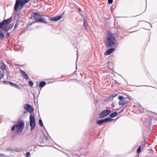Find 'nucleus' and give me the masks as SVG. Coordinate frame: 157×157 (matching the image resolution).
<instances>
[{"label":"nucleus","mask_w":157,"mask_h":157,"mask_svg":"<svg viewBox=\"0 0 157 157\" xmlns=\"http://www.w3.org/2000/svg\"><path fill=\"white\" fill-rule=\"evenodd\" d=\"M12 21V18L10 17L8 19L4 20L0 23V29L6 32L10 30L13 26V24L9 25Z\"/></svg>","instance_id":"nucleus-1"},{"label":"nucleus","mask_w":157,"mask_h":157,"mask_svg":"<svg viewBox=\"0 0 157 157\" xmlns=\"http://www.w3.org/2000/svg\"><path fill=\"white\" fill-rule=\"evenodd\" d=\"M116 39L113 34L109 33L106 38L105 45L107 48H110L114 45L116 42Z\"/></svg>","instance_id":"nucleus-2"},{"label":"nucleus","mask_w":157,"mask_h":157,"mask_svg":"<svg viewBox=\"0 0 157 157\" xmlns=\"http://www.w3.org/2000/svg\"><path fill=\"white\" fill-rule=\"evenodd\" d=\"M33 17L36 21L39 23H42L45 24H47L48 22L47 21L46 18L37 13H33Z\"/></svg>","instance_id":"nucleus-3"},{"label":"nucleus","mask_w":157,"mask_h":157,"mask_svg":"<svg viewBox=\"0 0 157 157\" xmlns=\"http://www.w3.org/2000/svg\"><path fill=\"white\" fill-rule=\"evenodd\" d=\"M29 0H24V1H22L21 0H16L15 4L14 6V9L15 11H17V10L19 6H20V8L21 7V8H22L24 4L25 3L28 2Z\"/></svg>","instance_id":"nucleus-4"},{"label":"nucleus","mask_w":157,"mask_h":157,"mask_svg":"<svg viewBox=\"0 0 157 157\" xmlns=\"http://www.w3.org/2000/svg\"><path fill=\"white\" fill-rule=\"evenodd\" d=\"M25 123L23 121L19 122L16 124V128L18 132H21L23 131L24 126Z\"/></svg>","instance_id":"nucleus-5"},{"label":"nucleus","mask_w":157,"mask_h":157,"mask_svg":"<svg viewBox=\"0 0 157 157\" xmlns=\"http://www.w3.org/2000/svg\"><path fill=\"white\" fill-rule=\"evenodd\" d=\"M30 126L31 128L30 130L32 131L34 129L36 125L35 117L34 115H31L30 116Z\"/></svg>","instance_id":"nucleus-6"},{"label":"nucleus","mask_w":157,"mask_h":157,"mask_svg":"<svg viewBox=\"0 0 157 157\" xmlns=\"http://www.w3.org/2000/svg\"><path fill=\"white\" fill-rule=\"evenodd\" d=\"M111 113V111L109 110H103L99 114V117L100 118H103L105 117L106 116Z\"/></svg>","instance_id":"nucleus-7"},{"label":"nucleus","mask_w":157,"mask_h":157,"mask_svg":"<svg viewBox=\"0 0 157 157\" xmlns=\"http://www.w3.org/2000/svg\"><path fill=\"white\" fill-rule=\"evenodd\" d=\"M23 108L24 109L31 113H32L34 110L32 106L28 104H25L23 106Z\"/></svg>","instance_id":"nucleus-8"},{"label":"nucleus","mask_w":157,"mask_h":157,"mask_svg":"<svg viewBox=\"0 0 157 157\" xmlns=\"http://www.w3.org/2000/svg\"><path fill=\"white\" fill-rule=\"evenodd\" d=\"M98 154L99 156H102L103 157H113L110 155L109 152L104 150L101 151L100 152H98Z\"/></svg>","instance_id":"nucleus-9"},{"label":"nucleus","mask_w":157,"mask_h":157,"mask_svg":"<svg viewBox=\"0 0 157 157\" xmlns=\"http://www.w3.org/2000/svg\"><path fill=\"white\" fill-rule=\"evenodd\" d=\"M119 100H122L123 101H127V102H128L130 100L129 97L127 96L126 97H123L122 96H119L118 98Z\"/></svg>","instance_id":"nucleus-10"},{"label":"nucleus","mask_w":157,"mask_h":157,"mask_svg":"<svg viewBox=\"0 0 157 157\" xmlns=\"http://www.w3.org/2000/svg\"><path fill=\"white\" fill-rule=\"evenodd\" d=\"M20 72L21 73L23 77L25 80H27L29 79V77L26 74V72L25 71L22 70H21L20 71Z\"/></svg>","instance_id":"nucleus-11"},{"label":"nucleus","mask_w":157,"mask_h":157,"mask_svg":"<svg viewBox=\"0 0 157 157\" xmlns=\"http://www.w3.org/2000/svg\"><path fill=\"white\" fill-rule=\"evenodd\" d=\"M0 67L3 72H4L6 70V69L8 68L7 66L3 62H1Z\"/></svg>","instance_id":"nucleus-12"},{"label":"nucleus","mask_w":157,"mask_h":157,"mask_svg":"<svg viewBox=\"0 0 157 157\" xmlns=\"http://www.w3.org/2000/svg\"><path fill=\"white\" fill-rule=\"evenodd\" d=\"M64 13H62L60 16L52 17L51 19L53 21H58L60 20L63 17Z\"/></svg>","instance_id":"nucleus-13"},{"label":"nucleus","mask_w":157,"mask_h":157,"mask_svg":"<svg viewBox=\"0 0 157 157\" xmlns=\"http://www.w3.org/2000/svg\"><path fill=\"white\" fill-rule=\"evenodd\" d=\"M115 50V49L113 48H111L109 49L108 50H107L105 53V56H107L109 55L112 53Z\"/></svg>","instance_id":"nucleus-14"},{"label":"nucleus","mask_w":157,"mask_h":157,"mask_svg":"<svg viewBox=\"0 0 157 157\" xmlns=\"http://www.w3.org/2000/svg\"><path fill=\"white\" fill-rule=\"evenodd\" d=\"M96 123L99 125H101L105 123L104 119L98 121H97Z\"/></svg>","instance_id":"nucleus-15"},{"label":"nucleus","mask_w":157,"mask_h":157,"mask_svg":"<svg viewBox=\"0 0 157 157\" xmlns=\"http://www.w3.org/2000/svg\"><path fill=\"white\" fill-rule=\"evenodd\" d=\"M10 84L11 86H12L16 88H17L18 89H20V87L19 86L15 83H13L12 82L10 83Z\"/></svg>","instance_id":"nucleus-16"},{"label":"nucleus","mask_w":157,"mask_h":157,"mask_svg":"<svg viewBox=\"0 0 157 157\" xmlns=\"http://www.w3.org/2000/svg\"><path fill=\"white\" fill-rule=\"evenodd\" d=\"M83 25L84 26V27H85V29L86 30H87L86 27H87V26H88V25L86 22V20L85 19V18L84 17L83 18Z\"/></svg>","instance_id":"nucleus-17"},{"label":"nucleus","mask_w":157,"mask_h":157,"mask_svg":"<svg viewBox=\"0 0 157 157\" xmlns=\"http://www.w3.org/2000/svg\"><path fill=\"white\" fill-rule=\"evenodd\" d=\"M118 104L119 105H124V104H126L127 102V101H124L122 100H120Z\"/></svg>","instance_id":"nucleus-18"},{"label":"nucleus","mask_w":157,"mask_h":157,"mask_svg":"<svg viewBox=\"0 0 157 157\" xmlns=\"http://www.w3.org/2000/svg\"><path fill=\"white\" fill-rule=\"evenodd\" d=\"M105 123H107L111 121L112 119L110 117H107L104 119Z\"/></svg>","instance_id":"nucleus-19"},{"label":"nucleus","mask_w":157,"mask_h":157,"mask_svg":"<svg viewBox=\"0 0 157 157\" xmlns=\"http://www.w3.org/2000/svg\"><path fill=\"white\" fill-rule=\"evenodd\" d=\"M46 85V83L42 81L40 83L39 86L40 87H42Z\"/></svg>","instance_id":"nucleus-20"},{"label":"nucleus","mask_w":157,"mask_h":157,"mask_svg":"<svg viewBox=\"0 0 157 157\" xmlns=\"http://www.w3.org/2000/svg\"><path fill=\"white\" fill-rule=\"evenodd\" d=\"M117 113L116 112L112 113L109 116L111 118H113L117 116Z\"/></svg>","instance_id":"nucleus-21"},{"label":"nucleus","mask_w":157,"mask_h":157,"mask_svg":"<svg viewBox=\"0 0 157 157\" xmlns=\"http://www.w3.org/2000/svg\"><path fill=\"white\" fill-rule=\"evenodd\" d=\"M0 37L1 38H4L5 37L4 34L1 30H0Z\"/></svg>","instance_id":"nucleus-22"},{"label":"nucleus","mask_w":157,"mask_h":157,"mask_svg":"<svg viewBox=\"0 0 157 157\" xmlns=\"http://www.w3.org/2000/svg\"><path fill=\"white\" fill-rule=\"evenodd\" d=\"M1 82L5 85L10 84V83L11 82L7 81H2Z\"/></svg>","instance_id":"nucleus-23"},{"label":"nucleus","mask_w":157,"mask_h":157,"mask_svg":"<svg viewBox=\"0 0 157 157\" xmlns=\"http://www.w3.org/2000/svg\"><path fill=\"white\" fill-rule=\"evenodd\" d=\"M39 124L40 125V126L41 127H43L44 126L42 122V121L41 119H40L39 120Z\"/></svg>","instance_id":"nucleus-24"},{"label":"nucleus","mask_w":157,"mask_h":157,"mask_svg":"<svg viewBox=\"0 0 157 157\" xmlns=\"http://www.w3.org/2000/svg\"><path fill=\"white\" fill-rule=\"evenodd\" d=\"M141 146H140L138 148L137 150V153H140L141 151Z\"/></svg>","instance_id":"nucleus-25"},{"label":"nucleus","mask_w":157,"mask_h":157,"mask_svg":"<svg viewBox=\"0 0 157 157\" xmlns=\"http://www.w3.org/2000/svg\"><path fill=\"white\" fill-rule=\"evenodd\" d=\"M19 24V23L18 21H17L16 23L14 26V29H16L18 27V25Z\"/></svg>","instance_id":"nucleus-26"},{"label":"nucleus","mask_w":157,"mask_h":157,"mask_svg":"<svg viewBox=\"0 0 157 157\" xmlns=\"http://www.w3.org/2000/svg\"><path fill=\"white\" fill-rule=\"evenodd\" d=\"M29 84L31 86H32L33 85V83L31 81H29Z\"/></svg>","instance_id":"nucleus-27"},{"label":"nucleus","mask_w":157,"mask_h":157,"mask_svg":"<svg viewBox=\"0 0 157 157\" xmlns=\"http://www.w3.org/2000/svg\"><path fill=\"white\" fill-rule=\"evenodd\" d=\"M26 157H31L30 154L29 152H27L26 153Z\"/></svg>","instance_id":"nucleus-28"},{"label":"nucleus","mask_w":157,"mask_h":157,"mask_svg":"<svg viewBox=\"0 0 157 157\" xmlns=\"http://www.w3.org/2000/svg\"><path fill=\"white\" fill-rule=\"evenodd\" d=\"M15 128H16V124H14L12 128V130L13 131H14L15 130Z\"/></svg>","instance_id":"nucleus-29"},{"label":"nucleus","mask_w":157,"mask_h":157,"mask_svg":"<svg viewBox=\"0 0 157 157\" xmlns=\"http://www.w3.org/2000/svg\"><path fill=\"white\" fill-rule=\"evenodd\" d=\"M113 0H108V3L109 4H111L113 3Z\"/></svg>","instance_id":"nucleus-30"},{"label":"nucleus","mask_w":157,"mask_h":157,"mask_svg":"<svg viewBox=\"0 0 157 157\" xmlns=\"http://www.w3.org/2000/svg\"><path fill=\"white\" fill-rule=\"evenodd\" d=\"M0 156L1 157H8V156L7 155H5V154H0Z\"/></svg>","instance_id":"nucleus-31"},{"label":"nucleus","mask_w":157,"mask_h":157,"mask_svg":"<svg viewBox=\"0 0 157 157\" xmlns=\"http://www.w3.org/2000/svg\"><path fill=\"white\" fill-rule=\"evenodd\" d=\"M22 150L21 148H18L16 149V151L17 152H20L22 151Z\"/></svg>","instance_id":"nucleus-32"},{"label":"nucleus","mask_w":157,"mask_h":157,"mask_svg":"<svg viewBox=\"0 0 157 157\" xmlns=\"http://www.w3.org/2000/svg\"><path fill=\"white\" fill-rule=\"evenodd\" d=\"M0 76L2 78H3L4 77V74H1Z\"/></svg>","instance_id":"nucleus-33"},{"label":"nucleus","mask_w":157,"mask_h":157,"mask_svg":"<svg viewBox=\"0 0 157 157\" xmlns=\"http://www.w3.org/2000/svg\"><path fill=\"white\" fill-rule=\"evenodd\" d=\"M45 137L46 139V140H47L48 139V138L47 137H46L45 136Z\"/></svg>","instance_id":"nucleus-34"},{"label":"nucleus","mask_w":157,"mask_h":157,"mask_svg":"<svg viewBox=\"0 0 157 157\" xmlns=\"http://www.w3.org/2000/svg\"><path fill=\"white\" fill-rule=\"evenodd\" d=\"M7 35L8 36H10V33H8L7 34Z\"/></svg>","instance_id":"nucleus-35"},{"label":"nucleus","mask_w":157,"mask_h":157,"mask_svg":"<svg viewBox=\"0 0 157 157\" xmlns=\"http://www.w3.org/2000/svg\"><path fill=\"white\" fill-rule=\"evenodd\" d=\"M35 22H33L32 23H31L29 24V25H31L33 23H35Z\"/></svg>","instance_id":"nucleus-36"},{"label":"nucleus","mask_w":157,"mask_h":157,"mask_svg":"<svg viewBox=\"0 0 157 157\" xmlns=\"http://www.w3.org/2000/svg\"><path fill=\"white\" fill-rule=\"evenodd\" d=\"M7 74L9 75L10 74V72L8 71H7Z\"/></svg>","instance_id":"nucleus-37"},{"label":"nucleus","mask_w":157,"mask_h":157,"mask_svg":"<svg viewBox=\"0 0 157 157\" xmlns=\"http://www.w3.org/2000/svg\"><path fill=\"white\" fill-rule=\"evenodd\" d=\"M1 78H1V76L0 75V80L1 79Z\"/></svg>","instance_id":"nucleus-38"},{"label":"nucleus","mask_w":157,"mask_h":157,"mask_svg":"<svg viewBox=\"0 0 157 157\" xmlns=\"http://www.w3.org/2000/svg\"><path fill=\"white\" fill-rule=\"evenodd\" d=\"M145 86H147L145 85Z\"/></svg>","instance_id":"nucleus-39"},{"label":"nucleus","mask_w":157,"mask_h":157,"mask_svg":"<svg viewBox=\"0 0 157 157\" xmlns=\"http://www.w3.org/2000/svg\"><path fill=\"white\" fill-rule=\"evenodd\" d=\"M26 112H25L24 113H25Z\"/></svg>","instance_id":"nucleus-40"},{"label":"nucleus","mask_w":157,"mask_h":157,"mask_svg":"<svg viewBox=\"0 0 157 157\" xmlns=\"http://www.w3.org/2000/svg\"><path fill=\"white\" fill-rule=\"evenodd\" d=\"M40 147H42L43 146H41V145H40Z\"/></svg>","instance_id":"nucleus-41"},{"label":"nucleus","mask_w":157,"mask_h":157,"mask_svg":"<svg viewBox=\"0 0 157 157\" xmlns=\"http://www.w3.org/2000/svg\"><path fill=\"white\" fill-rule=\"evenodd\" d=\"M123 109H123L121 111H123Z\"/></svg>","instance_id":"nucleus-42"},{"label":"nucleus","mask_w":157,"mask_h":157,"mask_svg":"<svg viewBox=\"0 0 157 157\" xmlns=\"http://www.w3.org/2000/svg\"><path fill=\"white\" fill-rule=\"evenodd\" d=\"M10 151H12V150H11V149H10Z\"/></svg>","instance_id":"nucleus-43"},{"label":"nucleus","mask_w":157,"mask_h":157,"mask_svg":"<svg viewBox=\"0 0 157 157\" xmlns=\"http://www.w3.org/2000/svg\"><path fill=\"white\" fill-rule=\"evenodd\" d=\"M78 157H80V156H78Z\"/></svg>","instance_id":"nucleus-44"},{"label":"nucleus","mask_w":157,"mask_h":157,"mask_svg":"<svg viewBox=\"0 0 157 157\" xmlns=\"http://www.w3.org/2000/svg\"><path fill=\"white\" fill-rule=\"evenodd\" d=\"M77 55L78 56V54H77Z\"/></svg>","instance_id":"nucleus-45"},{"label":"nucleus","mask_w":157,"mask_h":157,"mask_svg":"<svg viewBox=\"0 0 157 157\" xmlns=\"http://www.w3.org/2000/svg\"><path fill=\"white\" fill-rule=\"evenodd\" d=\"M145 144H144V146H145Z\"/></svg>","instance_id":"nucleus-46"},{"label":"nucleus","mask_w":157,"mask_h":157,"mask_svg":"<svg viewBox=\"0 0 157 157\" xmlns=\"http://www.w3.org/2000/svg\"><path fill=\"white\" fill-rule=\"evenodd\" d=\"M137 157H139V155H138Z\"/></svg>","instance_id":"nucleus-47"}]
</instances>
